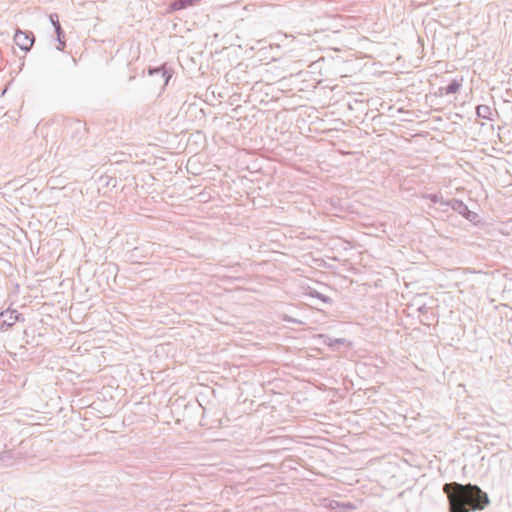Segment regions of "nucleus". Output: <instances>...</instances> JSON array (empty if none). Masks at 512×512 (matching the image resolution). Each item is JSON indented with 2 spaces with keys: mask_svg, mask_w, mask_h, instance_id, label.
I'll return each mask as SVG.
<instances>
[{
  "mask_svg": "<svg viewBox=\"0 0 512 512\" xmlns=\"http://www.w3.org/2000/svg\"><path fill=\"white\" fill-rule=\"evenodd\" d=\"M443 490L448 496L451 512H469L467 506L481 510L489 503L487 494L475 485L449 483Z\"/></svg>",
  "mask_w": 512,
  "mask_h": 512,
  "instance_id": "1",
  "label": "nucleus"
},
{
  "mask_svg": "<svg viewBox=\"0 0 512 512\" xmlns=\"http://www.w3.org/2000/svg\"><path fill=\"white\" fill-rule=\"evenodd\" d=\"M15 44L22 50H29L34 42L33 37L23 31H17L14 35Z\"/></svg>",
  "mask_w": 512,
  "mask_h": 512,
  "instance_id": "2",
  "label": "nucleus"
},
{
  "mask_svg": "<svg viewBox=\"0 0 512 512\" xmlns=\"http://www.w3.org/2000/svg\"><path fill=\"white\" fill-rule=\"evenodd\" d=\"M201 0H178L173 4V9L179 10L186 8L188 6L195 5L199 3Z\"/></svg>",
  "mask_w": 512,
  "mask_h": 512,
  "instance_id": "3",
  "label": "nucleus"
},
{
  "mask_svg": "<svg viewBox=\"0 0 512 512\" xmlns=\"http://www.w3.org/2000/svg\"><path fill=\"white\" fill-rule=\"evenodd\" d=\"M458 86H459L458 84H452V85H450V86L448 87V92H450V93H451V92H455V91L457 90Z\"/></svg>",
  "mask_w": 512,
  "mask_h": 512,
  "instance_id": "4",
  "label": "nucleus"
}]
</instances>
